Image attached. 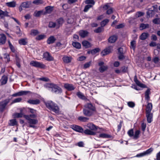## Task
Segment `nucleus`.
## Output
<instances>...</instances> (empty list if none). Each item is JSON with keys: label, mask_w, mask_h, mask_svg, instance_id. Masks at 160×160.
<instances>
[{"label": "nucleus", "mask_w": 160, "mask_h": 160, "mask_svg": "<svg viewBox=\"0 0 160 160\" xmlns=\"http://www.w3.org/2000/svg\"><path fill=\"white\" fill-rule=\"evenodd\" d=\"M83 113L87 117H90L97 112L95 106L91 102L85 104L83 106Z\"/></svg>", "instance_id": "1"}, {"label": "nucleus", "mask_w": 160, "mask_h": 160, "mask_svg": "<svg viewBox=\"0 0 160 160\" xmlns=\"http://www.w3.org/2000/svg\"><path fill=\"white\" fill-rule=\"evenodd\" d=\"M44 87L52 92L57 94H60L62 92L61 88L57 85L53 83H47L44 84Z\"/></svg>", "instance_id": "2"}, {"label": "nucleus", "mask_w": 160, "mask_h": 160, "mask_svg": "<svg viewBox=\"0 0 160 160\" xmlns=\"http://www.w3.org/2000/svg\"><path fill=\"white\" fill-rule=\"evenodd\" d=\"M47 107L50 110H52L55 113H58L59 108L57 105L52 101H48L45 103Z\"/></svg>", "instance_id": "3"}, {"label": "nucleus", "mask_w": 160, "mask_h": 160, "mask_svg": "<svg viewBox=\"0 0 160 160\" xmlns=\"http://www.w3.org/2000/svg\"><path fill=\"white\" fill-rule=\"evenodd\" d=\"M23 117L28 121V123L29 124L28 127L36 128V127L34 125L37 124L38 122V121L37 119H32L26 115H24Z\"/></svg>", "instance_id": "4"}, {"label": "nucleus", "mask_w": 160, "mask_h": 160, "mask_svg": "<svg viewBox=\"0 0 160 160\" xmlns=\"http://www.w3.org/2000/svg\"><path fill=\"white\" fill-rule=\"evenodd\" d=\"M30 65L37 68H44L45 66L42 63L36 61H32L30 62Z\"/></svg>", "instance_id": "5"}, {"label": "nucleus", "mask_w": 160, "mask_h": 160, "mask_svg": "<svg viewBox=\"0 0 160 160\" xmlns=\"http://www.w3.org/2000/svg\"><path fill=\"white\" fill-rule=\"evenodd\" d=\"M113 47L109 46L103 50L101 53L102 56H104L109 54L112 51Z\"/></svg>", "instance_id": "6"}, {"label": "nucleus", "mask_w": 160, "mask_h": 160, "mask_svg": "<svg viewBox=\"0 0 160 160\" xmlns=\"http://www.w3.org/2000/svg\"><path fill=\"white\" fill-rule=\"evenodd\" d=\"M43 58H45L48 61H53L54 60L53 58L48 52H46L43 54Z\"/></svg>", "instance_id": "7"}, {"label": "nucleus", "mask_w": 160, "mask_h": 160, "mask_svg": "<svg viewBox=\"0 0 160 160\" xmlns=\"http://www.w3.org/2000/svg\"><path fill=\"white\" fill-rule=\"evenodd\" d=\"M71 127L73 130L77 132H82L83 131V129L81 127L76 125H71Z\"/></svg>", "instance_id": "8"}, {"label": "nucleus", "mask_w": 160, "mask_h": 160, "mask_svg": "<svg viewBox=\"0 0 160 160\" xmlns=\"http://www.w3.org/2000/svg\"><path fill=\"white\" fill-rule=\"evenodd\" d=\"M103 8L105 10H107L106 12V13L107 14H110L113 12V8H110L108 4H106L103 7Z\"/></svg>", "instance_id": "9"}, {"label": "nucleus", "mask_w": 160, "mask_h": 160, "mask_svg": "<svg viewBox=\"0 0 160 160\" xmlns=\"http://www.w3.org/2000/svg\"><path fill=\"white\" fill-rule=\"evenodd\" d=\"M118 38V37L117 35H112L108 38V42L110 43H113L116 41Z\"/></svg>", "instance_id": "10"}, {"label": "nucleus", "mask_w": 160, "mask_h": 160, "mask_svg": "<svg viewBox=\"0 0 160 160\" xmlns=\"http://www.w3.org/2000/svg\"><path fill=\"white\" fill-rule=\"evenodd\" d=\"M146 117L148 123H151L152 121L153 114L151 112H146Z\"/></svg>", "instance_id": "11"}, {"label": "nucleus", "mask_w": 160, "mask_h": 160, "mask_svg": "<svg viewBox=\"0 0 160 160\" xmlns=\"http://www.w3.org/2000/svg\"><path fill=\"white\" fill-rule=\"evenodd\" d=\"M64 87L65 89L69 91L73 90L75 88L73 85L67 83L64 84Z\"/></svg>", "instance_id": "12"}, {"label": "nucleus", "mask_w": 160, "mask_h": 160, "mask_svg": "<svg viewBox=\"0 0 160 160\" xmlns=\"http://www.w3.org/2000/svg\"><path fill=\"white\" fill-rule=\"evenodd\" d=\"M6 37L3 34H0V45L4 44L6 42Z\"/></svg>", "instance_id": "13"}, {"label": "nucleus", "mask_w": 160, "mask_h": 160, "mask_svg": "<svg viewBox=\"0 0 160 160\" xmlns=\"http://www.w3.org/2000/svg\"><path fill=\"white\" fill-rule=\"evenodd\" d=\"M22 7L25 8H28L32 6V3L30 1L24 2L22 3Z\"/></svg>", "instance_id": "14"}, {"label": "nucleus", "mask_w": 160, "mask_h": 160, "mask_svg": "<svg viewBox=\"0 0 160 160\" xmlns=\"http://www.w3.org/2000/svg\"><path fill=\"white\" fill-rule=\"evenodd\" d=\"M53 7L51 6H48L46 7L45 8V12L43 14L46 15L47 13H50L53 10Z\"/></svg>", "instance_id": "15"}, {"label": "nucleus", "mask_w": 160, "mask_h": 160, "mask_svg": "<svg viewBox=\"0 0 160 160\" xmlns=\"http://www.w3.org/2000/svg\"><path fill=\"white\" fill-rule=\"evenodd\" d=\"M79 35L82 38H85L88 36V32L86 30H81L79 31Z\"/></svg>", "instance_id": "16"}, {"label": "nucleus", "mask_w": 160, "mask_h": 160, "mask_svg": "<svg viewBox=\"0 0 160 160\" xmlns=\"http://www.w3.org/2000/svg\"><path fill=\"white\" fill-rule=\"evenodd\" d=\"M152 105L151 103H148L146 106V112H151L152 109Z\"/></svg>", "instance_id": "17"}, {"label": "nucleus", "mask_w": 160, "mask_h": 160, "mask_svg": "<svg viewBox=\"0 0 160 160\" xmlns=\"http://www.w3.org/2000/svg\"><path fill=\"white\" fill-rule=\"evenodd\" d=\"M28 102L32 104H39L40 101L39 99H36L35 100H29L27 101Z\"/></svg>", "instance_id": "18"}, {"label": "nucleus", "mask_w": 160, "mask_h": 160, "mask_svg": "<svg viewBox=\"0 0 160 160\" xmlns=\"http://www.w3.org/2000/svg\"><path fill=\"white\" fill-rule=\"evenodd\" d=\"M82 45L86 48H88L91 47L92 45L89 42L85 40L82 42Z\"/></svg>", "instance_id": "19"}, {"label": "nucleus", "mask_w": 160, "mask_h": 160, "mask_svg": "<svg viewBox=\"0 0 160 160\" xmlns=\"http://www.w3.org/2000/svg\"><path fill=\"white\" fill-rule=\"evenodd\" d=\"M62 59L64 62L68 63L71 62L72 58L70 57L65 56L63 57Z\"/></svg>", "instance_id": "20"}, {"label": "nucleus", "mask_w": 160, "mask_h": 160, "mask_svg": "<svg viewBox=\"0 0 160 160\" xmlns=\"http://www.w3.org/2000/svg\"><path fill=\"white\" fill-rule=\"evenodd\" d=\"M56 39L53 36H51L47 40V43L48 44H51L54 43Z\"/></svg>", "instance_id": "21"}, {"label": "nucleus", "mask_w": 160, "mask_h": 160, "mask_svg": "<svg viewBox=\"0 0 160 160\" xmlns=\"http://www.w3.org/2000/svg\"><path fill=\"white\" fill-rule=\"evenodd\" d=\"M149 36L148 33L143 32L142 33L139 37V38L142 40H145Z\"/></svg>", "instance_id": "22"}, {"label": "nucleus", "mask_w": 160, "mask_h": 160, "mask_svg": "<svg viewBox=\"0 0 160 160\" xmlns=\"http://www.w3.org/2000/svg\"><path fill=\"white\" fill-rule=\"evenodd\" d=\"M77 95L78 96V97L80 99L84 100H87L88 101H89V100L85 96L82 94V92H78L77 93Z\"/></svg>", "instance_id": "23"}, {"label": "nucleus", "mask_w": 160, "mask_h": 160, "mask_svg": "<svg viewBox=\"0 0 160 160\" xmlns=\"http://www.w3.org/2000/svg\"><path fill=\"white\" fill-rule=\"evenodd\" d=\"M149 28V25L148 24H144L143 23H141L140 25L139 28L140 30H143V29L148 28Z\"/></svg>", "instance_id": "24"}, {"label": "nucleus", "mask_w": 160, "mask_h": 160, "mask_svg": "<svg viewBox=\"0 0 160 160\" xmlns=\"http://www.w3.org/2000/svg\"><path fill=\"white\" fill-rule=\"evenodd\" d=\"M87 126L91 130H96L97 129V127L92 123L88 124Z\"/></svg>", "instance_id": "25"}, {"label": "nucleus", "mask_w": 160, "mask_h": 160, "mask_svg": "<svg viewBox=\"0 0 160 160\" xmlns=\"http://www.w3.org/2000/svg\"><path fill=\"white\" fill-rule=\"evenodd\" d=\"M150 89H148L145 92V97L146 99L148 100L150 99L149 95L150 94Z\"/></svg>", "instance_id": "26"}, {"label": "nucleus", "mask_w": 160, "mask_h": 160, "mask_svg": "<svg viewBox=\"0 0 160 160\" xmlns=\"http://www.w3.org/2000/svg\"><path fill=\"white\" fill-rule=\"evenodd\" d=\"M155 11L154 10L152 9L151 8H150L148 9V11L147 12V14L149 17H152L155 14Z\"/></svg>", "instance_id": "27"}, {"label": "nucleus", "mask_w": 160, "mask_h": 160, "mask_svg": "<svg viewBox=\"0 0 160 160\" xmlns=\"http://www.w3.org/2000/svg\"><path fill=\"white\" fill-rule=\"evenodd\" d=\"M8 12L6 11H3L0 9V17L2 18L3 17L8 16Z\"/></svg>", "instance_id": "28"}, {"label": "nucleus", "mask_w": 160, "mask_h": 160, "mask_svg": "<svg viewBox=\"0 0 160 160\" xmlns=\"http://www.w3.org/2000/svg\"><path fill=\"white\" fill-rule=\"evenodd\" d=\"M84 133L87 135H93L95 134V133L91 130L87 129L84 130Z\"/></svg>", "instance_id": "29"}, {"label": "nucleus", "mask_w": 160, "mask_h": 160, "mask_svg": "<svg viewBox=\"0 0 160 160\" xmlns=\"http://www.w3.org/2000/svg\"><path fill=\"white\" fill-rule=\"evenodd\" d=\"M72 46L77 49H79L81 48V45L80 43L77 42H73L72 44Z\"/></svg>", "instance_id": "30"}, {"label": "nucleus", "mask_w": 160, "mask_h": 160, "mask_svg": "<svg viewBox=\"0 0 160 160\" xmlns=\"http://www.w3.org/2000/svg\"><path fill=\"white\" fill-rule=\"evenodd\" d=\"M108 68V67L107 66H102L99 67V70L101 72H103L107 70Z\"/></svg>", "instance_id": "31"}, {"label": "nucleus", "mask_w": 160, "mask_h": 160, "mask_svg": "<svg viewBox=\"0 0 160 160\" xmlns=\"http://www.w3.org/2000/svg\"><path fill=\"white\" fill-rule=\"evenodd\" d=\"M140 131L139 130H136L134 135H133V138L134 139H137L139 137V135L140 134Z\"/></svg>", "instance_id": "32"}, {"label": "nucleus", "mask_w": 160, "mask_h": 160, "mask_svg": "<svg viewBox=\"0 0 160 160\" xmlns=\"http://www.w3.org/2000/svg\"><path fill=\"white\" fill-rule=\"evenodd\" d=\"M89 118L82 116H80L78 117V119L81 121L86 122L89 120Z\"/></svg>", "instance_id": "33"}, {"label": "nucleus", "mask_w": 160, "mask_h": 160, "mask_svg": "<svg viewBox=\"0 0 160 160\" xmlns=\"http://www.w3.org/2000/svg\"><path fill=\"white\" fill-rule=\"evenodd\" d=\"M8 80V78L7 76L4 75L2 77L1 79L2 84H5L6 83Z\"/></svg>", "instance_id": "34"}, {"label": "nucleus", "mask_w": 160, "mask_h": 160, "mask_svg": "<svg viewBox=\"0 0 160 160\" xmlns=\"http://www.w3.org/2000/svg\"><path fill=\"white\" fill-rule=\"evenodd\" d=\"M6 5L9 7H14L16 6V2L14 1L7 2Z\"/></svg>", "instance_id": "35"}, {"label": "nucleus", "mask_w": 160, "mask_h": 160, "mask_svg": "<svg viewBox=\"0 0 160 160\" xmlns=\"http://www.w3.org/2000/svg\"><path fill=\"white\" fill-rule=\"evenodd\" d=\"M29 93H30V92L29 91H21L18 92V95L19 96H21L23 95H26Z\"/></svg>", "instance_id": "36"}, {"label": "nucleus", "mask_w": 160, "mask_h": 160, "mask_svg": "<svg viewBox=\"0 0 160 160\" xmlns=\"http://www.w3.org/2000/svg\"><path fill=\"white\" fill-rule=\"evenodd\" d=\"M43 12V11H35L34 13V16L36 17H39Z\"/></svg>", "instance_id": "37"}, {"label": "nucleus", "mask_w": 160, "mask_h": 160, "mask_svg": "<svg viewBox=\"0 0 160 160\" xmlns=\"http://www.w3.org/2000/svg\"><path fill=\"white\" fill-rule=\"evenodd\" d=\"M39 33L37 30L32 29L31 31L30 34L33 36H35Z\"/></svg>", "instance_id": "38"}, {"label": "nucleus", "mask_w": 160, "mask_h": 160, "mask_svg": "<svg viewBox=\"0 0 160 160\" xmlns=\"http://www.w3.org/2000/svg\"><path fill=\"white\" fill-rule=\"evenodd\" d=\"M19 43L21 45H25L27 44V42L26 39H22L19 41Z\"/></svg>", "instance_id": "39"}, {"label": "nucleus", "mask_w": 160, "mask_h": 160, "mask_svg": "<svg viewBox=\"0 0 160 160\" xmlns=\"http://www.w3.org/2000/svg\"><path fill=\"white\" fill-rule=\"evenodd\" d=\"M6 104L4 102H0V111H2L4 108Z\"/></svg>", "instance_id": "40"}, {"label": "nucleus", "mask_w": 160, "mask_h": 160, "mask_svg": "<svg viewBox=\"0 0 160 160\" xmlns=\"http://www.w3.org/2000/svg\"><path fill=\"white\" fill-rule=\"evenodd\" d=\"M135 82L137 85L138 86L142 87L145 88L146 87V86L144 84L141 83L139 81L137 80L135 81Z\"/></svg>", "instance_id": "41"}, {"label": "nucleus", "mask_w": 160, "mask_h": 160, "mask_svg": "<svg viewBox=\"0 0 160 160\" xmlns=\"http://www.w3.org/2000/svg\"><path fill=\"white\" fill-rule=\"evenodd\" d=\"M46 36L44 35H40L37 36L36 39L38 40H40L43 39L45 38Z\"/></svg>", "instance_id": "42"}, {"label": "nucleus", "mask_w": 160, "mask_h": 160, "mask_svg": "<svg viewBox=\"0 0 160 160\" xmlns=\"http://www.w3.org/2000/svg\"><path fill=\"white\" fill-rule=\"evenodd\" d=\"M109 22V20L108 19H105L103 20L101 22V26L102 27H104Z\"/></svg>", "instance_id": "43"}, {"label": "nucleus", "mask_w": 160, "mask_h": 160, "mask_svg": "<svg viewBox=\"0 0 160 160\" xmlns=\"http://www.w3.org/2000/svg\"><path fill=\"white\" fill-rule=\"evenodd\" d=\"M10 125L11 126H14L16 125L17 124V122L16 120L15 119L10 120Z\"/></svg>", "instance_id": "44"}, {"label": "nucleus", "mask_w": 160, "mask_h": 160, "mask_svg": "<svg viewBox=\"0 0 160 160\" xmlns=\"http://www.w3.org/2000/svg\"><path fill=\"white\" fill-rule=\"evenodd\" d=\"M92 5L90 4H88L86 5L85 6L83 10V11L85 12H87L88 11L89 9L92 7Z\"/></svg>", "instance_id": "45"}, {"label": "nucleus", "mask_w": 160, "mask_h": 160, "mask_svg": "<svg viewBox=\"0 0 160 160\" xmlns=\"http://www.w3.org/2000/svg\"><path fill=\"white\" fill-rule=\"evenodd\" d=\"M100 51V49L99 48H96L91 50V54L92 55H94L97 52H98Z\"/></svg>", "instance_id": "46"}, {"label": "nucleus", "mask_w": 160, "mask_h": 160, "mask_svg": "<svg viewBox=\"0 0 160 160\" xmlns=\"http://www.w3.org/2000/svg\"><path fill=\"white\" fill-rule=\"evenodd\" d=\"M153 151V149L152 148H150L149 149L147 150L146 151L144 152L145 155L150 154Z\"/></svg>", "instance_id": "47"}, {"label": "nucleus", "mask_w": 160, "mask_h": 160, "mask_svg": "<svg viewBox=\"0 0 160 160\" xmlns=\"http://www.w3.org/2000/svg\"><path fill=\"white\" fill-rule=\"evenodd\" d=\"M101 27H99L97 29L94 30V32L96 33H98L101 32L103 30V28Z\"/></svg>", "instance_id": "48"}, {"label": "nucleus", "mask_w": 160, "mask_h": 160, "mask_svg": "<svg viewBox=\"0 0 160 160\" xmlns=\"http://www.w3.org/2000/svg\"><path fill=\"white\" fill-rule=\"evenodd\" d=\"M91 63L92 62L91 61L85 63L84 65L83 68L86 69L87 68H88L91 65Z\"/></svg>", "instance_id": "49"}, {"label": "nucleus", "mask_w": 160, "mask_h": 160, "mask_svg": "<svg viewBox=\"0 0 160 160\" xmlns=\"http://www.w3.org/2000/svg\"><path fill=\"white\" fill-rule=\"evenodd\" d=\"M42 3L43 2L42 0H36L33 2V3L36 5L42 4Z\"/></svg>", "instance_id": "50"}, {"label": "nucleus", "mask_w": 160, "mask_h": 160, "mask_svg": "<svg viewBox=\"0 0 160 160\" xmlns=\"http://www.w3.org/2000/svg\"><path fill=\"white\" fill-rule=\"evenodd\" d=\"M23 116V115L22 113H16L14 114V117L15 118H21Z\"/></svg>", "instance_id": "51"}, {"label": "nucleus", "mask_w": 160, "mask_h": 160, "mask_svg": "<svg viewBox=\"0 0 160 160\" xmlns=\"http://www.w3.org/2000/svg\"><path fill=\"white\" fill-rule=\"evenodd\" d=\"M136 41L135 40H133L131 42V46L132 48L134 49L136 47Z\"/></svg>", "instance_id": "52"}, {"label": "nucleus", "mask_w": 160, "mask_h": 160, "mask_svg": "<svg viewBox=\"0 0 160 160\" xmlns=\"http://www.w3.org/2000/svg\"><path fill=\"white\" fill-rule=\"evenodd\" d=\"M155 24H160V19L159 18H156L152 21Z\"/></svg>", "instance_id": "53"}, {"label": "nucleus", "mask_w": 160, "mask_h": 160, "mask_svg": "<svg viewBox=\"0 0 160 160\" xmlns=\"http://www.w3.org/2000/svg\"><path fill=\"white\" fill-rule=\"evenodd\" d=\"M85 2L86 4H91L93 5L95 4V2L93 0H86Z\"/></svg>", "instance_id": "54"}, {"label": "nucleus", "mask_w": 160, "mask_h": 160, "mask_svg": "<svg viewBox=\"0 0 160 160\" xmlns=\"http://www.w3.org/2000/svg\"><path fill=\"white\" fill-rule=\"evenodd\" d=\"M128 135L130 137H133V129H131L128 132Z\"/></svg>", "instance_id": "55"}, {"label": "nucleus", "mask_w": 160, "mask_h": 160, "mask_svg": "<svg viewBox=\"0 0 160 160\" xmlns=\"http://www.w3.org/2000/svg\"><path fill=\"white\" fill-rule=\"evenodd\" d=\"M22 100V98H18L14 99L12 102L13 103H15L20 102Z\"/></svg>", "instance_id": "56"}, {"label": "nucleus", "mask_w": 160, "mask_h": 160, "mask_svg": "<svg viewBox=\"0 0 160 160\" xmlns=\"http://www.w3.org/2000/svg\"><path fill=\"white\" fill-rule=\"evenodd\" d=\"M16 61V64L17 65L18 68H20L21 67V65L20 64V60L19 59V58H17Z\"/></svg>", "instance_id": "57"}, {"label": "nucleus", "mask_w": 160, "mask_h": 160, "mask_svg": "<svg viewBox=\"0 0 160 160\" xmlns=\"http://www.w3.org/2000/svg\"><path fill=\"white\" fill-rule=\"evenodd\" d=\"M57 22L58 24H62L63 22V20L62 18H61L57 20Z\"/></svg>", "instance_id": "58"}, {"label": "nucleus", "mask_w": 160, "mask_h": 160, "mask_svg": "<svg viewBox=\"0 0 160 160\" xmlns=\"http://www.w3.org/2000/svg\"><path fill=\"white\" fill-rule=\"evenodd\" d=\"M128 106L131 108H133L135 106L134 103L132 102H128Z\"/></svg>", "instance_id": "59"}, {"label": "nucleus", "mask_w": 160, "mask_h": 160, "mask_svg": "<svg viewBox=\"0 0 160 160\" xmlns=\"http://www.w3.org/2000/svg\"><path fill=\"white\" fill-rule=\"evenodd\" d=\"M55 26V23L53 22H50L49 24V27L50 28H54Z\"/></svg>", "instance_id": "60"}, {"label": "nucleus", "mask_w": 160, "mask_h": 160, "mask_svg": "<svg viewBox=\"0 0 160 160\" xmlns=\"http://www.w3.org/2000/svg\"><path fill=\"white\" fill-rule=\"evenodd\" d=\"M11 50L13 52H14L15 51V49L14 47L13 46V45L11 44H9V46Z\"/></svg>", "instance_id": "61"}, {"label": "nucleus", "mask_w": 160, "mask_h": 160, "mask_svg": "<svg viewBox=\"0 0 160 160\" xmlns=\"http://www.w3.org/2000/svg\"><path fill=\"white\" fill-rule=\"evenodd\" d=\"M124 25L123 24H121L115 26V28H116L119 29L123 28Z\"/></svg>", "instance_id": "62"}, {"label": "nucleus", "mask_w": 160, "mask_h": 160, "mask_svg": "<svg viewBox=\"0 0 160 160\" xmlns=\"http://www.w3.org/2000/svg\"><path fill=\"white\" fill-rule=\"evenodd\" d=\"M122 72L124 73H125L127 71L128 68L125 66H123L122 68Z\"/></svg>", "instance_id": "63"}, {"label": "nucleus", "mask_w": 160, "mask_h": 160, "mask_svg": "<svg viewBox=\"0 0 160 160\" xmlns=\"http://www.w3.org/2000/svg\"><path fill=\"white\" fill-rule=\"evenodd\" d=\"M146 124L144 123H142V129L143 131H144L146 128Z\"/></svg>", "instance_id": "64"}]
</instances>
